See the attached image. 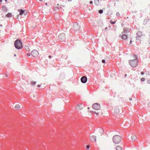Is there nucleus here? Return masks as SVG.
<instances>
[{"mask_svg": "<svg viewBox=\"0 0 150 150\" xmlns=\"http://www.w3.org/2000/svg\"><path fill=\"white\" fill-rule=\"evenodd\" d=\"M93 108L95 110L93 111L97 115H98L99 113H100V104L98 103H94L92 105Z\"/></svg>", "mask_w": 150, "mask_h": 150, "instance_id": "nucleus-1", "label": "nucleus"}, {"mask_svg": "<svg viewBox=\"0 0 150 150\" xmlns=\"http://www.w3.org/2000/svg\"><path fill=\"white\" fill-rule=\"evenodd\" d=\"M121 137L118 135H115L112 138V140L113 142L115 144H118L121 141Z\"/></svg>", "mask_w": 150, "mask_h": 150, "instance_id": "nucleus-2", "label": "nucleus"}, {"mask_svg": "<svg viewBox=\"0 0 150 150\" xmlns=\"http://www.w3.org/2000/svg\"><path fill=\"white\" fill-rule=\"evenodd\" d=\"M14 45L16 48L20 49L22 47V45L20 40H17L14 42Z\"/></svg>", "mask_w": 150, "mask_h": 150, "instance_id": "nucleus-3", "label": "nucleus"}, {"mask_svg": "<svg viewBox=\"0 0 150 150\" xmlns=\"http://www.w3.org/2000/svg\"><path fill=\"white\" fill-rule=\"evenodd\" d=\"M138 61L136 59L131 60L129 63L130 65L133 67H135L137 65Z\"/></svg>", "mask_w": 150, "mask_h": 150, "instance_id": "nucleus-4", "label": "nucleus"}, {"mask_svg": "<svg viewBox=\"0 0 150 150\" xmlns=\"http://www.w3.org/2000/svg\"><path fill=\"white\" fill-rule=\"evenodd\" d=\"M31 54L34 57H36L39 55V53L36 50H33L31 52Z\"/></svg>", "mask_w": 150, "mask_h": 150, "instance_id": "nucleus-5", "label": "nucleus"}, {"mask_svg": "<svg viewBox=\"0 0 150 150\" xmlns=\"http://www.w3.org/2000/svg\"><path fill=\"white\" fill-rule=\"evenodd\" d=\"M89 139L92 142H96V137L93 135H90L89 136Z\"/></svg>", "mask_w": 150, "mask_h": 150, "instance_id": "nucleus-6", "label": "nucleus"}, {"mask_svg": "<svg viewBox=\"0 0 150 150\" xmlns=\"http://www.w3.org/2000/svg\"><path fill=\"white\" fill-rule=\"evenodd\" d=\"M73 28L74 30L76 31H77L80 29V26L78 23H75L73 25Z\"/></svg>", "mask_w": 150, "mask_h": 150, "instance_id": "nucleus-7", "label": "nucleus"}, {"mask_svg": "<svg viewBox=\"0 0 150 150\" xmlns=\"http://www.w3.org/2000/svg\"><path fill=\"white\" fill-rule=\"evenodd\" d=\"M83 108V106L81 104H79L77 105L76 107V109L78 111H81Z\"/></svg>", "mask_w": 150, "mask_h": 150, "instance_id": "nucleus-8", "label": "nucleus"}, {"mask_svg": "<svg viewBox=\"0 0 150 150\" xmlns=\"http://www.w3.org/2000/svg\"><path fill=\"white\" fill-rule=\"evenodd\" d=\"M81 82L83 83H85L87 81V78L85 76L82 77L81 79Z\"/></svg>", "mask_w": 150, "mask_h": 150, "instance_id": "nucleus-9", "label": "nucleus"}, {"mask_svg": "<svg viewBox=\"0 0 150 150\" xmlns=\"http://www.w3.org/2000/svg\"><path fill=\"white\" fill-rule=\"evenodd\" d=\"M20 108L21 107L19 105L17 104L14 107V109L16 110H18L20 109Z\"/></svg>", "mask_w": 150, "mask_h": 150, "instance_id": "nucleus-10", "label": "nucleus"}, {"mask_svg": "<svg viewBox=\"0 0 150 150\" xmlns=\"http://www.w3.org/2000/svg\"><path fill=\"white\" fill-rule=\"evenodd\" d=\"M18 11L20 12V15H22L23 14L25 11L22 9H19L18 10Z\"/></svg>", "mask_w": 150, "mask_h": 150, "instance_id": "nucleus-11", "label": "nucleus"}, {"mask_svg": "<svg viewBox=\"0 0 150 150\" xmlns=\"http://www.w3.org/2000/svg\"><path fill=\"white\" fill-rule=\"evenodd\" d=\"M116 150H122V148L120 146H117L116 147Z\"/></svg>", "mask_w": 150, "mask_h": 150, "instance_id": "nucleus-12", "label": "nucleus"}, {"mask_svg": "<svg viewBox=\"0 0 150 150\" xmlns=\"http://www.w3.org/2000/svg\"><path fill=\"white\" fill-rule=\"evenodd\" d=\"M25 50L27 51H30V48L29 46L28 45H25Z\"/></svg>", "mask_w": 150, "mask_h": 150, "instance_id": "nucleus-13", "label": "nucleus"}, {"mask_svg": "<svg viewBox=\"0 0 150 150\" xmlns=\"http://www.w3.org/2000/svg\"><path fill=\"white\" fill-rule=\"evenodd\" d=\"M131 139L133 141L137 139L136 136L134 135H132L131 137Z\"/></svg>", "mask_w": 150, "mask_h": 150, "instance_id": "nucleus-14", "label": "nucleus"}, {"mask_svg": "<svg viewBox=\"0 0 150 150\" xmlns=\"http://www.w3.org/2000/svg\"><path fill=\"white\" fill-rule=\"evenodd\" d=\"M115 112L116 113H118L120 112V110L119 108H116L114 110Z\"/></svg>", "mask_w": 150, "mask_h": 150, "instance_id": "nucleus-15", "label": "nucleus"}, {"mask_svg": "<svg viewBox=\"0 0 150 150\" xmlns=\"http://www.w3.org/2000/svg\"><path fill=\"white\" fill-rule=\"evenodd\" d=\"M36 84V82L34 81H32L31 83V84L32 86H34Z\"/></svg>", "mask_w": 150, "mask_h": 150, "instance_id": "nucleus-16", "label": "nucleus"}, {"mask_svg": "<svg viewBox=\"0 0 150 150\" xmlns=\"http://www.w3.org/2000/svg\"><path fill=\"white\" fill-rule=\"evenodd\" d=\"M127 38V36L126 35H124L122 36V38L124 40L126 39Z\"/></svg>", "mask_w": 150, "mask_h": 150, "instance_id": "nucleus-17", "label": "nucleus"}, {"mask_svg": "<svg viewBox=\"0 0 150 150\" xmlns=\"http://www.w3.org/2000/svg\"><path fill=\"white\" fill-rule=\"evenodd\" d=\"M11 14L10 13H8L7 15H6V16L8 18L11 17Z\"/></svg>", "mask_w": 150, "mask_h": 150, "instance_id": "nucleus-18", "label": "nucleus"}, {"mask_svg": "<svg viewBox=\"0 0 150 150\" xmlns=\"http://www.w3.org/2000/svg\"><path fill=\"white\" fill-rule=\"evenodd\" d=\"M103 11L102 10H100L99 11V12L100 13H103Z\"/></svg>", "mask_w": 150, "mask_h": 150, "instance_id": "nucleus-19", "label": "nucleus"}, {"mask_svg": "<svg viewBox=\"0 0 150 150\" xmlns=\"http://www.w3.org/2000/svg\"><path fill=\"white\" fill-rule=\"evenodd\" d=\"M141 81H145V79L144 78H142L141 79Z\"/></svg>", "mask_w": 150, "mask_h": 150, "instance_id": "nucleus-20", "label": "nucleus"}, {"mask_svg": "<svg viewBox=\"0 0 150 150\" xmlns=\"http://www.w3.org/2000/svg\"><path fill=\"white\" fill-rule=\"evenodd\" d=\"M110 23H111V24H114L115 23V22H113L112 21H110Z\"/></svg>", "mask_w": 150, "mask_h": 150, "instance_id": "nucleus-21", "label": "nucleus"}, {"mask_svg": "<svg viewBox=\"0 0 150 150\" xmlns=\"http://www.w3.org/2000/svg\"><path fill=\"white\" fill-rule=\"evenodd\" d=\"M86 148L88 149L90 148V146L89 145H87L86 146Z\"/></svg>", "mask_w": 150, "mask_h": 150, "instance_id": "nucleus-22", "label": "nucleus"}, {"mask_svg": "<svg viewBox=\"0 0 150 150\" xmlns=\"http://www.w3.org/2000/svg\"><path fill=\"white\" fill-rule=\"evenodd\" d=\"M102 62L103 63H105V60H102Z\"/></svg>", "mask_w": 150, "mask_h": 150, "instance_id": "nucleus-23", "label": "nucleus"}, {"mask_svg": "<svg viewBox=\"0 0 150 150\" xmlns=\"http://www.w3.org/2000/svg\"><path fill=\"white\" fill-rule=\"evenodd\" d=\"M30 53H28L27 54V56L28 57V56H30Z\"/></svg>", "mask_w": 150, "mask_h": 150, "instance_id": "nucleus-24", "label": "nucleus"}, {"mask_svg": "<svg viewBox=\"0 0 150 150\" xmlns=\"http://www.w3.org/2000/svg\"><path fill=\"white\" fill-rule=\"evenodd\" d=\"M147 82L148 83H150V79H149L147 81Z\"/></svg>", "mask_w": 150, "mask_h": 150, "instance_id": "nucleus-25", "label": "nucleus"}, {"mask_svg": "<svg viewBox=\"0 0 150 150\" xmlns=\"http://www.w3.org/2000/svg\"><path fill=\"white\" fill-rule=\"evenodd\" d=\"M97 2V3H97L98 4L99 3V1L98 0L95 1V2Z\"/></svg>", "mask_w": 150, "mask_h": 150, "instance_id": "nucleus-26", "label": "nucleus"}, {"mask_svg": "<svg viewBox=\"0 0 150 150\" xmlns=\"http://www.w3.org/2000/svg\"><path fill=\"white\" fill-rule=\"evenodd\" d=\"M144 74V72H141V74L142 75H143Z\"/></svg>", "mask_w": 150, "mask_h": 150, "instance_id": "nucleus-27", "label": "nucleus"}, {"mask_svg": "<svg viewBox=\"0 0 150 150\" xmlns=\"http://www.w3.org/2000/svg\"><path fill=\"white\" fill-rule=\"evenodd\" d=\"M129 100H130V101H131V100H132V98H129Z\"/></svg>", "mask_w": 150, "mask_h": 150, "instance_id": "nucleus-28", "label": "nucleus"}, {"mask_svg": "<svg viewBox=\"0 0 150 150\" xmlns=\"http://www.w3.org/2000/svg\"><path fill=\"white\" fill-rule=\"evenodd\" d=\"M37 86H38V87H40V85H37Z\"/></svg>", "mask_w": 150, "mask_h": 150, "instance_id": "nucleus-29", "label": "nucleus"}, {"mask_svg": "<svg viewBox=\"0 0 150 150\" xmlns=\"http://www.w3.org/2000/svg\"><path fill=\"white\" fill-rule=\"evenodd\" d=\"M39 0L40 1H45V0Z\"/></svg>", "mask_w": 150, "mask_h": 150, "instance_id": "nucleus-30", "label": "nucleus"}, {"mask_svg": "<svg viewBox=\"0 0 150 150\" xmlns=\"http://www.w3.org/2000/svg\"><path fill=\"white\" fill-rule=\"evenodd\" d=\"M90 3L91 4H92L93 3V2L91 1H90Z\"/></svg>", "mask_w": 150, "mask_h": 150, "instance_id": "nucleus-31", "label": "nucleus"}, {"mask_svg": "<svg viewBox=\"0 0 150 150\" xmlns=\"http://www.w3.org/2000/svg\"><path fill=\"white\" fill-rule=\"evenodd\" d=\"M17 16L18 17H19V15H17Z\"/></svg>", "mask_w": 150, "mask_h": 150, "instance_id": "nucleus-32", "label": "nucleus"}, {"mask_svg": "<svg viewBox=\"0 0 150 150\" xmlns=\"http://www.w3.org/2000/svg\"><path fill=\"white\" fill-rule=\"evenodd\" d=\"M5 1L6 2H7V0H5Z\"/></svg>", "mask_w": 150, "mask_h": 150, "instance_id": "nucleus-33", "label": "nucleus"}, {"mask_svg": "<svg viewBox=\"0 0 150 150\" xmlns=\"http://www.w3.org/2000/svg\"><path fill=\"white\" fill-rule=\"evenodd\" d=\"M69 1H71V0H68Z\"/></svg>", "mask_w": 150, "mask_h": 150, "instance_id": "nucleus-34", "label": "nucleus"}, {"mask_svg": "<svg viewBox=\"0 0 150 150\" xmlns=\"http://www.w3.org/2000/svg\"><path fill=\"white\" fill-rule=\"evenodd\" d=\"M6 77H7V76L6 74Z\"/></svg>", "mask_w": 150, "mask_h": 150, "instance_id": "nucleus-35", "label": "nucleus"}, {"mask_svg": "<svg viewBox=\"0 0 150 150\" xmlns=\"http://www.w3.org/2000/svg\"><path fill=\"white\" fill-rule=\"evenodd\" d=\"M4 8H5V6H4H4H3V8H4Z\"/></svg>", "mask_w": 150, "mask_h": 150, "instance_id": "nucleus-36", "label": "nucleus"}, {"mask_svg": "<svg viewBox=\"0 0 150 150\" xmlns=\"http://www.w3.org/2000/svg\"><path fill=\"white\" fill-rule=\"evenodd\" d=\"M101 114H103V112H101Z\"/></svg>", "mask_w": 150, "mask_h": 150, "instance_id": "nucleus-37", "label": "nucleus"}, {"mask_svg": "<svg viewBox=\"0 0 150 150\" xmlns=\"http://www.w3.org/2000/svg\"><path fill=\"white\" fill-rule=\"evenodd\" d=\"M88 109H89V107H88Z\"/></svg>", "mask_w": 150, "mask_h": 150, "instance_id": "nucleus-38", "label": "nucleus"}, {"mask_svg": "<svg viewBox=\"0 0 150 150\" xmlns=\"http://www.w3.org/2000/svg\"><path fill=\"white\" fill-rule=\"evenodd\" d=\"M47 3H46V4H45V5H47Z\"/></svg>", "mask_w": 150, "mask_h": 150, "instance_id": "nucleus-39", "label": "nucleus"}, {"mask_svg": "<svg viewBox=\"0 0 150 150\" xmlns=\"http://www.w3.org/2000/svg\"><path fill=\"white\" fill-rule=\"evenodd\" d=\"M51 57V56H49V57L50 58Z\"/></svg>", "mask_w": 150, "mask_h": 150, "instance_id": "nucleus-40", "label": "nucleus"}]
</instances>
